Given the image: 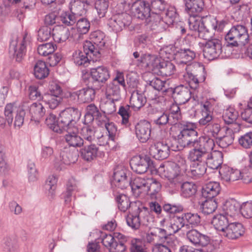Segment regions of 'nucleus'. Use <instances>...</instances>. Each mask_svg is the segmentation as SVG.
Returning a JSON list of instances; mask_svg holds the SVG:
<instances>
[{"label": "nucleus", "mask_w": 252, "mask_h": 252, "mask_svg": "<svg viewBox=\"0 0 252 252\" xmlns=\"http://www.w3.org/2000/svg\"><path fill=\"white\" fill-rule=\"evenodd\" d=\"M217 22L207 17H192L189 19L190 30L196 32L198 36L206 41L199 43L203 47V56L208 60L218 58L222 53V45L220 40L213 38L217 28Z\"/></svg>", "instance_id": "f257e3e1"}, {"label": "nucleus", "mask_w": 252, "mask_h": 252, "mask_svg": "<svg viewBox=\"0 0 252 252\" xmlns=\"http://www.w3.org/2000/svg\"><path fill=\"white\" fill-rule=\"evenodd\" d=\"M198 132L192 126H184L177 135V142L181 148H192L188 155V159L192 160L210 138L207 136H200L197 138Z\"/></svg>", "instance_id": "f03ea898"}, {"label": "nucleus", "mask_w": 252, "mask_h": 252, "mask_svg": "<svg viewBox=\"0 0 252 252\" xmlns=\"http://www.w3.org/2000/svg\"><path fill=\"white\" fill-rule=\"evenodd\" d=\"M214 146V140L210 138L192 160H201L203 159L205 161L206 165L210 168L218 169L222 163L223 154L220 151H213Z\"/></svg>", "instance_id": "7ed1b4c3"}, {"label": "nucleus", "mask_w": 252, "mask_h": 252, "mask_svg": "<svg viewBox=\"0 0 252 252\" xmlns=\"http://www.w3.org/2000/svg\"><path fill=\"white\" fill-rule=\"evenodd\" d=\"M128 6L131 13L138 19L145 20L147 23L151 24L155 29L159 23L160 17L157 14H152V9L149 3L145 1L138 0L132 2L130 5L128 0H127Z\"/></svg>", "instance_id": "20e7f679"}, {"label": "nucleus", "mask_w": 252, "mask_h": 252, "mask_svg": "<svg viewBox=\"0 0 252 252\" xmlns=\"http://www.w3.org/2000/svg\"><path fill=\"white\" fill-rule=\"evenodd\" d=\"M225 39L227 46L232 47L245 45L251 41L247 28L242 25L233 26L226 34Z\"/></svg>", "instance_id": "39448f33"}, {"label": "nucleus", "mask_w": 252, "mask_h": 252, "mask_svg": "<svg viewBox=\"0 0 252 252\" xmlns=\"http://www.w3.org/2000/svg\"><path fill=\"white\" fill-rule=\"evenodd\" d=\"M104 34L100 31H96L91 33L90 39L92 41H86L83 44V50L87 55L90 56L100 57V50L105 45Z\"/></svg>", "instance_id": "423d86ee"}, {"label": "nucleus", "mask_w": 252, "mask_h": 252, "mask_svg": "<svg viewBox=\"0 0 252 252\" xmlns=\"http://www.w3.org/2000/svg\"><path fill=\"white\" fill-rule=\"evenodd\" d=\"M80 116L81 113L77 108L74 107H68L62 111L60 114L59 118L61 133L63 130L73 129L76 130L75 125Z\"/></svg>", "instance_id": "0eeeda50"}, {"label": "nucleus", "mask_w": 252, "mask_h": 252, "mask_svg": "<svg viewBox=\"0 0 252 252\" xmlns=\"http://www.w3.org/2000/svg\"><path fill=\"white\" fill-rule=\"evenodd\" d=\"M177 56V63L178 66L185 70L192 71V68H198L203 72L204 68L198 63H191L196 56L195 53L190 49H181Z\"/></svg>", "instance_id": "6e6552de"}, {"label": "nucleus", "mask_w": 252, "mask_h": 252, "mask_svg": "<svg viewBox=\"0 0 252 252\" xmlns=\"http://www.w3.org/2000/svg\"><path fill=\"white\" fill-rule=\"evenodd\" d=\"M158 170L169 180L171 188L176 189L180 187L182 174L176 167L175 162H170L165 165H160Z\"/></svg>", "instance_id": "1a4fd4ad"}, {"label": "nucleus", "mask_w": 252, "mask_h": 252, "mask_svg": "<svg viewBox=\"0 0 252 252\" xmlns=\"http://www.w3.org/2000/svg\"><path fill=\"white\" fill-rule=\"evenodd\" d=\"M150 217L148 215V209L145 207L138 208L135 214H129L126 218L127 224L134 230L138 229L141 223L147 225L150 221ZM152 219V218H151Z\"/></svg>", "instance_id": "9d476101"}, {"label": "nucleus", "mask_w": 252, "mask_h": 252, "mask_svg": "<svg viewBox=\"0 0 252 252\" xmlns=\"http://www.w3.org/2000/svg\"><path fill=\"white\" fill-rule=\"evenodd\" d=\"M27 36L22 38H16L13 39L10 44L9 53L17 62L20 63L24 59L26 53Z\"/></svg>", "instance_id": "9b49d317"}, {"label": "nucleus", "mask_w": 252, "mask_h": 252, "mask_svg": "<svg viewBox=\"0 0 252 252\" xmlns=\"http://www.w3.org/2000/svg\"><path fill=\"white\" fill-rule=\"evenodd\" d=\"M93 87L96 90L100 89L110 78V72L107 67L99 66L91 70Z\"/></svg>", "instance_id": "f8f14e48"}, {"label": "nucleus", "mask_w": 252, "mask_h": 252, "mask_svg": "<svg viewBox=\"0 0 252 252\" xmlns=\"http://www.w3.org/2000/svg\"><path fill=\"white\" fill-rule=\"evenodd\" d=\"M149 153L151 156L158 160L167 158L170 154L169 146L163 142H158L151 145Z\"/></svg>", "instance_id": "ddd939ff"}, {"label": "nucleus", "mask_w": 252, "mask_h": 252, "mask_svg": "<svg viewBox=\"0 0 252 252\" xmlns=\"http://www.w3.org/2000/svg\"><path fill=\"white\" fill-rule=\"evenodd\" d=\"M161 60L157 55L145 54L137 60L138 65L156 72Z\"/></svg>", "instance_id": "4468645a"}, {"label": "nucleus", "mask_w": 252, "mask_h": 252, "mask_svg": "<svg viewBox=\"0 0 252 252\" xmlns=\"http://www.w3.org/2000/svg\"><path fill=\"white\" fill-rule=\"evenodd\" d=\"M187 237L188 240L194 246L201 247H210V239L209 237L204 235L195 229H191L187 233Z\"/></svg>", "instance_id": "2eb2a0df"}, {"label": "nucleus", "mask_w": 252, "mask_h": 252, "mask_svg": "<svg viewBox=\"0 0 252 252\" xmlns=\"http://www.w3.org/2000/svg\"><path fill=\"white\" fill-rule=\"evenodd\" d=\"M150 163L151 160L149 157L137 156L131 158L130 165L134 172L138 174H143L147 171Z\"/></svg>", "instance_id": "dca6fc26"}, {"label": "nucleus", "mask_w": 252, "mask_h": 252, "mask_svg": "<svg viewBox=\"0 0 252 252\" xmlns=\"http://www.w3.org/2000/svg\"><path fill=\"white\" fill-rule=\"evenodd\" d=\"M130 16L126 13L114 16L109 23L110 27L116 32L122 31L123 28L128 26L131 23Z\"/></svg>", "instance_id": "f3484780"}, {"label": "nucleus", "mask_w": 252, "mask_h": 252, "mask_svg": "<svg viewBox=\"0 0 252 252\" xmlns=\"http://www.w3.org/2000/svg\"><path fill=\"white\" fill-rule=\"evenodd\" d=\"M103 245L109 249L110 252H124L126 247L122 241H117L111 234H105L102 236Z\"/></svg>", "instance_id": "a211bd4d"}, {"label": "nucleus", "mask_w": 252, "mask_h": 252, "mask_svg": "<svg viewBox=\"0 0 252 252\" xmlns=\"http://www.w3.org/2000/svg\"><path fill=\"white\" fill-rule=\"evenodd\" d=\"M127 171L122 167H118L115 169L113 182L116 187L123 189L129 186L130 182L127 178Z\"/></svg>", "instance_id": "6ab92c4d"}, {"label": "nucleus", "mask_w": 252, "mask_h": 252, "mask_svg": "<svg viewBox=\"0 0 252 252\" xmlns=\"http://www.w3.org/2000/svg\"><path fill=\"white\" fill-rule=\"evenodd\" d=\"M135 129L136 136L141 142H146L150 138L151 128L148 121H140L135 126Z\"/></svg>", "instance_id": "aec40b11"}, {"label": "nucleus", "mask_w": 252, "mask_h": 252, "mask_svg": "<svg viewBox=\"0 0 252 252\" xmlns=\"http://www.w3.org/2000/svg\"><path fill=\"white\" fill-rule=\"evenodd\" d=\"M245 232L243 225L239 222H230L222 236L230 239H236L243 235Z\"/></svg>", "instance_id": "412c9836"}, {"label": "nucleus", "mask_w": 252, "mask_h": 252, "mask_svg": "<svg viewBox=\"0 0 252 252\" xmlns=\"http://www.w3.org/2000/svg\"><path fill=\"white\" fill-rule=\"evenodd\" d=\"M191 92L189 88L183 85L176 87L173 92V97L176 102L184 104L191 97Z\"/></svg>", "instance_id": "4be33fe9"}, {"label": "nucleus", "mask_w": 252, "mask_h": 252, "mask_svg": "<svg viewBox=\"0 0 252 252\" xmlns=\"http://www.w3.org/2000/svg\"><path fill=\"white\" fill-rule=\"evenodd\" d=\"M148 178L145 179L141 177H136L130 182L129 186L131 187L133 194L136 196H140L141 194H146V190L148 189Z\"/></svg>", "instance_id": "5701e85b"}, {"label": "nucleus", "mask_w": 252, "mask_h": 252, "mask_svg": "<svg viewBox=\"0 0 252 252\" xmlns=\"http://www.w3.org/2000/svg\"><path fill=\"white\" fill-rule=\"evenodd\" d=\"M240 208V204L234 199L225 201L222 206V214L228 217L231 220L239 213Z\"/></svg>", "instance_id": "b1692460"}, {"label": "nucleus", "mask_w": 252, "mask_h": 252, "mask_svg": "<svg viewBox=\"0 0 252 252\" xmlns=\"http://www.w3.org/2000/svg\"><path fill=\"white\" fill-rule=\"evenodd\" d=\"M231 221L232 220L228 217L223 214H219L213 217L211 223L216 230L221 232V235H222Z\"/></svg>", "instance_id": "393cba45"}, {"label": "nucleus", "mask_w": 252, "mask_h": 252, "mask_svg": "<svg viewBox=\"0 0 252 252\" xmlns=\"http://www.w3.org/2000/svg\"><path fill=\"white\" fill-rule=\"evenodd\" d=\"M81 150V155L83 159L87 161L94 159L97 155L98 147L94 144L91 143H84Z\"/></svg>", "instance_id": "a878e982"}, {"label": "nucleus", "mask_w": 252, "mask_h": 252, "mask_svg": "<svg viewBox=\"0 0 252 252\" xmlns=\"http://www.w3.org/2000/svg\"><path fill=\"white\" fill-rule=\"evenodd\" d=\"M67 133L64 135L65 141L70 147L74 148L81 147L84 144L83 139L77 134V128L76 130L73 129L66 130Z\"/></svg>", "instance_id": "bb28decb"}, {"label": "nucleus", "mask_w": 252, "mask_h": 252, "mask_svg": "<svg viewBox=\"0 0 252 252\" xmlns=\"http://www.w3.org/2000/svg\"><path fill=\"white\" fill-rule=\"evenodd\" d=\"M193 162L190 165V176L194 179L201 177L206 172L207 165L203 159L200 160H190Z\"/></svg>", "instance_id": "cd10ccee"}, {"label": "nucleus", "mask_w": 252, "mask_h": 252, "mask_svg": "<svg viewBox=\"0 0 252 252\" xmlns=\"http://www.w3.org/2000/svg\"><path fill=\"white\" fill-rule=\"evenodd\" d=\"M219 172L221 178L226 182H234L241 177V171L227 166L222 167Z\"/></svg>", "instance_id": "c85d7f7f"}, {"label": "nucleus", "mask_w": 252, "mask_h": 252, "mask_svg": "<svg viewBox=\"0 0 252 252\" xmlns=\"http://www.w3.org/2000/svg\"><path fill=\"white\" fill-rule=\"evenodd\" d=\"M52 37L58 43L65 41L70 35L69 29L63 26L57 25L52 29Z\"/></svg>", "instance_id": "c756f323"}, {"label": "nucleus", "mask_w": 252, "mask_h": 252, "mask_svg": "<svg viewBox=\"0 0 252 252\" xmlns=\"http://www.w3.org/2000/svg\"><path fill=\"white\" fill-rule=\"evenodd\" d=\"M220 186L219 183L210 182L206 184L202 188V196L208 199H213L220 192Z\"/></svg>", "instance_id": "7c9ffc66"}, {"label": "nucleus", "mask_w": 252, "mask_h": 252, "mask_svg": "<svg viewBox=\"0 0 252 252\" xmlns=\"http://www.w3.org/2000/svg\"><path fill=\"white\" fill-rule=\"evenodd\" d=\"M234 137L231 130L223 128L222 132L216 139V142L220 147L225 148L233 143Z\"/></svg>", "instance_id": "2f4dec72"}, {"label": "nucleus", "mask_w": 252, "mask_h": 252, "mask_svg": "<svg viewBox=\"0 0 252 252\" xmlns=\"http://www.w3.org/2000/svg\"><path fill=\"white\" fill-rule=\"evenodd\" d=\"M196 68L194 69L193 68L192 71L185 70L186 72L183 75L185 78H188L189 79V82L190 87L194 90L198 87L199 83L204 82L206 78L204 72L200 71L203 74L202 76H200L198 74H195V71L196 70ZM199 70L200 69H199Z\"/></svg>", "instance_id": "473e14b6"}, {"label": "nucleus", "mask_w": 252, "mask_h": 252, "mask_svg": "<svg viewBox=\"0 0 252 252\" xmlns=\"http://www.w3.org/2000/svg\"><path fill=\"white\" fill-rule=\"evenodd\" d=\"M28 107L29 108V112L32 121L39 122L45 115V109L40 103L34 102Z\"/></svg>", "instance_id": "72a5a7b5"}, {"label": "nucleus", "mask_w": 252, "mask_h": 252, "mask_svg": "<svg viewBox=\"0 0 252 252\" xmlns=\"http://www.w3.org/2000/svg\"><path fill=\"white\" fill-rule=\"evenodd\" d=\"M146 102V98L142 94L137 91H133L130 98L131 107L134 111L139 110Z\"/></svg>", "instance_id": "f704fd0d"}, {"label": "nucleus", "mask_w": 252, "mask_h": 252, "mask_svg": "<svg viewBox=\"0 0 252 252\" xmlns=\"http://www.w3.org/2000/svg\"><path fill=\"white\" fill-rule=\"evenodd\" d=\"M168 246L163 244H156L152 248L153 252H172L179 246L178 241L176 239H169L166 243Z\"/></svg>", "instance_id": "c9c22d12"}, {"label": "nucleus", "mask_w": 252, "mask_h": 252, "mask_svg": "<svg viewBox=\"0 0 252 252\" xmlns=\"http://www.w3.org/2000/svg\"><path fill=\"white\" fill-rule=\"evenodd\" d=\"M175 70V66L173 63L161 60L155 73L162 76L167 77L172 75Z\"/></svg>", "instance_id": "e433bc0d"}, {"label": "nucleus", "mask_w": 252, "mask_h": 252, "mask_svg": "<svg viewBox=\"0 0 252 252\" xmlns=\"http://www.w3.org/2000/svg\"><path fill=\"white\" fill-rule=\"evenodd\" d=\"M186 227L185 220L183 214L174 216L170 220L168 230L170 233H175L182 228Z\"/></svg>", "instance_id": "4c0bfd02"}, {"label": "nucleus", "mask_w": 252, "mask_h": 252, "mask_svg": "<svg viewBox=\"0 0 252 252\" xmlns=\"http://www.w3.org/2000/svg\"><path fill=\"white\" fill-rule=\"evenodd\" d=\"M185 10L190 15L200 12L203 8V0H184Z\"/></svg>", "instance_id": "58836bf2"}, {"label": "nucleus", "mask_w": 252, "mask_h": 252, "mask_svg": "<svg viewBox=\"0 0 252 252\" xmlns=\"http://www.w3.org/2000/svg\"><path fill=\"white\" fill-rule=\"evenodd\" d=\"M95 90L96 89L93 86L92 88L88 87L79 90L77 92L78 99L83 103L93 101L95 97Z\"/></svg>", "instance_id": "ea45409f"}, {"label": "nucleus", "mask_w": 252, "mask_h": 252, "mask_svg": "<svg viewBox=\"0 0 252 252\" xmlns=\"http://www.w3.org/2000/svg\"><path fill=\"white\" fill-rule=\"evenodd\" d=\"M94 57L95 56L87 55L84 51L83 52L80 50H76L72 54V60L74 63L78 66H88L89 63V58L94 60Z\"/></svg>", "instance_id": "a19ab883"}, {"label": "nucleus", "mask_w": 252, "mask_h": 252, "mask_svg": "<svg viewBox=\"0 0 252 252\" xmlns=\"http://www.w3.org/2000/svg\"><path fill=\"white\" fill-rule=\"evenodd\" d=\"M148 189L146 194L150 195L151 199H157L158 193L161 189L160 183L153 178H148Z\"/></svg>", "instance_id": "79ce46f5"}, {"label": "nucleus", "mask_w": 252, "mask_h": 252, "mask_svg": "<svg viewBox=\"0 0 252 252\" xmlns=\"http://www.w3.org/2000/svg\"><path fill=\"white\" fill-rule=\"evenodd\" d=\"M49 70L47 67L45 63L42 61H38L34 66V75L39 79H42L48 75Z\"/></svg>", "instance_id": "37998d69"}, {"label": "nucleus", "mask_w": 252, "mask_h": 252, "mask_svg": "<svg viewBox=\"0 0 252 252\" xmlns=\"http://www.w3.org/2000/svg\"><path fill=\"white\" fill-rule=\"evenodd\" d=\"M87 5L86 0H75L71 3L70 11L78 17L86 13Z\"/></svg>", "instance_id": "c03bdc74"}, {"label": "nucleus", "mask_w": 252, "mask_h": 252, "mask_svg": "<svg viewBox=\"0 0 252 252\" xmlns=\"http://www.w3.org/2000/svg\"><path fill=\"white\" fill-rule=\"evenodd\" d=\"M181 195L185 198L193 196L196 192L197 187L192 182H186L181 185Z\"/></svg>", "instance_id": "a18cd8bd"}, {"label": "nucleus", "mask_w": 252, "mask_h": 252, "mask_svg": "<svg viewBox=\"0 0 252 252\" xmlns=\"http://www.w3.org/2000/svg\"><path fill=\"white\" fill-rule=\"evenodd\" d=\"M238 116V111L234 108L229 106L224 110L222 119L225 124L229 125V124L235 122Z\"/></svg>", "instance_id": "49530a36"}, {"label": "nucleus", "mask_w": 252, "mask_h": 252, "mask_svg": "<svg viewBox=\"0 0 252 252\" xmlns=\"http://www.w3.org/2000/svg\"><path fill=\"white\" fill-rule=\"evenodd\" d=\"M182 214L185 220L186 228H189L190 225L191 227H193L197 226L200 223L201 218L197 213H186Z\"/></svg>", "instance_id": "de8ad7c7"}, {"label": "nucleus", "mask_w": 252, "mask_h": 252, "mask_svg": "<svg viewBox=\"0 0 252 252\" xmlns=\"http://www.w3.org/2000/svg\"><path fill=\"white\" fill-rule=\"evenodd\" d=\"M218 207V203L215 199L207 198L201 205L202 213L209 215L214 213Z\"/></svg>", "instance_id": "09e8293b"}, {"label": "nucleus", "mask_w": 252, "mask_h": 252, "mask_svg": "<svg viewBox=\"0 0 252 252\" xmlns=\"http://www.w3.org/2000/svg\"><path fill=\"white\" fill-rule=\"evenodd\" d=\"M223 130V126L221 127L219 124L213 122L206 126L205 129L208 136L212 137L216 139L220 136Z\"/></svg>", "instance_id": "8fccbe9b"}, {"label": "nucleus", "mask_w": 252, "mask_h": 252, "mask_svg": "<svg viewBox=\"0 0 252 252\" xmlns=\"http://www.w3.org/2000/svg\"><path fill=\"white\" fill-rule=\"evenodd\" d=\"M80 133L84 143H91L94 140L95 130L94 127L84 126L81 128Z\"/></svg>", "instance_id": "3c124183"}, {"label": "nucleus", "mask_w": 252, "mask_h": 252, "mask_svg": "<svg viewBox=\"0 0 252 252\" xmlns=\"http://www.w3.org/2000/svg\"><path fill=\"white\" fill-rule=\"evenodd\" d=\"M106 93L108 95L113 96V100L118 101L121 98L120 88L118 84L110 82L106 88Z\"/></svg>", "instance_id": "603ef678"}, {"label": "nucleus", "mask_w": 252, "mask_h": 252, "mask_svg": "<svg viewBox=\"0 0 252 252\" xmlns=\"http://www.w3.org/2000/svg\"><path fill=\"white\" fill-rule=\"evenodd\" d=\"M169 122V114L165 112H158L153 117V122L157 125L161 126Z\"/></svg>", "instance_id": "864d4df0"}, {"label": "nucleus", "mask_w": 252, "mask_h": 252, "mask_svg": "<svg viewBox=\"0 0 252 252\" xmlns=\"http://www.w3.org/2000/svg\"><path fill=\"white\" fill-rule=\"evenodd\" d=\"M56 46L52 42L39 45L37 48L38 53L43 56H47L53 54Z\"/></svg>", "instance_id": "5fc2aeb1"}, {"label": "nucleus", "mask_w": 252, "mask_h": 252, "mask_svg": "<svg viewBox=\"0 0 252 252\" xmlns=\"http://www.w3.org/2000/svg\"><path fill=\"white\" fill-rule=\"evenodd\" d=\"M151 8L152 14H159L163 12L166 9L167 5L164 0H153L151 3Z\"/></svg>", "instance_id": "6e6d98bb"}, {"label": "nucleus", "mask_w": 252, "mask_h": 252, "mask_svg": "<svg viewBox=\"0 0 252 252\" xmlns=\"http://www.w3.org/2000/svg\"><path fill=\"white\" fill-rule=\"evenodd\" d=\"M116 200L119 209L122 212H126L130 207L131 202L129 198L125 194L118 195Z\"/></svg>", "instance_id": "4d7b16f0"}, {"label": "nucleus", "mask_w": 252, "mask_h": 252, "mask_svg": "<svg viewBox=\"0 0 252 252\" xmlns=\"http://www.w3.org/2000/svg\"><path fill=\"white\" fill-rule=\"evenodd\" d=\"M109 6L108 0H97L95 3V8L98 16L102 18L105 16Z\"/></svg>", "instance_id": "13d9d810"}, {"label": "nucleus", "mask_w": 252, "mask_h": 252, "mask_svg": "<svg viewBox=\"0 0 252 252\" xmlns=\"http://www.w3.org/2000/svg\"><path fill=\"white\" fill-rule=\"evenodd\" d=\"M45 124L53 131L61 133L59 123L57 124L56 116L52 113H50L45 119Z\"/></svg>", "instance_id": "bf43d9fd"}, {"label": "nucleus", "mask_w": 252, "mask_h": 252, "mask_svg": "<svg viewBox=\"0 0 252 252\" xmlns=\"http://www.w3.org/2000/svg\"><path fill=\"white\" fill-rule=\"evenodd\" d=\"M42 100L52 109H55L60 104L62 98L60 96H56L49 94H45Z\"/></svg>", "instance_id": "052dcab7"}, {"label": "nucleus", "mask_w": 252, "mask_h": 252, "mask_svg": "<svg viewBox=\"0 0 252 252\" xmlns=\"http://www.w3.org/2000/svg\"><path fill=\"white\" fill-rule=\"evenodd\" d=\"M52 33V29L51 27L43 26L38 31L37 39L41 42L46 41L51 37Z\"/></svg>", "instance_id": "680f3d73"}, {"label": "nucleus", "mask_w": 252, "mask_h": 252, "mask_svg": "<svg viewBox=\"0 0 252 252\" xmlns=\"http://www.w3.org/2000/svg\"><path fill=\"white\" fill-rule=\"evenodd\" d=\"M78 17L72 12H65L61 16V21L65 26L73 25L77 20Z\"/></svg>", "instance_id": "e2e57ef3"}, {"label": "nucleus", "mask_w": 252, "mask_h": 252, "mask_svg": "<svg viewBox=\"0 0 252 252\" xmlns=\"http://www.w3.org/2000/svg\"><path fill=\"white\" fill-rule=\"evenodd\" d=\"M76 26L78 31L81 34L87 33L90 28V23L86 18L77 19Z\"/></svg>", "instance_id": "0e129e2a"}, {"label": "nucleus", "mask_w": 252, "mask_h": 252, "mask_svg": "<svg viewBox=\"0 0 252 252\" xmlns=\"http://www.w3.org/2000/svg\"><path fill=\"white\" fill-rule=\"evenodd\" d=\"M17 111V108L13 104L9 103L6 105L4 110V115L6 120L9 125H11L13 122V113Z\"/></svg>", "instance_id": "69168bd1"}, {"label": "nucleus", "mask_w": 252, "mask_h": 252, "mask_svg": "<svg viewBox=\"0 0 252 252\" xmlns=\"http://www.w3.org/2000/svg\"><path fill=\"white\" fill-rule=\"evenodd\" d=\"M240 210L242 216L247 219L252 217V203L246 202L240 206Z\"/></svg>", "instance_id": "338daca9"}, {"label": "nucleus", "mask_w": 252, "mask_h": 252, "mask_svg": "<svg viewBox=\"0 0 252 252\" xmlns=\"http://www.w3.org/2000/svg\"><path fill=\"white\" fill-rule=\"evenodd\" d=\"M239 144L244 148L248 149L252 146V132H248L239 139Z\"/></svg>", "instance_id": "774afa93"}]
</instances>
